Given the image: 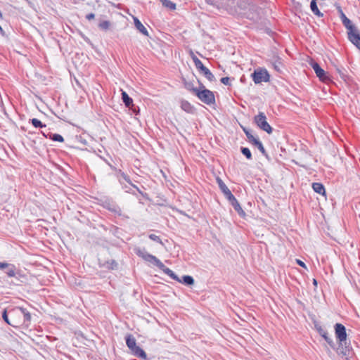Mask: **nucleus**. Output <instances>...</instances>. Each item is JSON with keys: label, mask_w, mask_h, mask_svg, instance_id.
<instances>
[{"label": "nucleus", "mask_w": 360, "mask_h": 360, "mask_svg": "<svg viewBox=\"0 0 360 360\" xmlns=\"http://www.w3.org/2000/svg\"><path fill=\"white\" fill-rule=\"evenodd\" d=\"M335 337L338 342V346L335 349L338 355L347 357L351 354L352 347L350 342H347L345 327L341 323L335 325Z\"/></svg>", "instance_id": "nucleus-1"}, {"label": "nucleus", "mask_w": 360, "mask_h": 360, "mask_svg": "<svg viewBox=\"0 0 360 360\" xmlns=\"http://www.w3.org/2000/svg\"><path fill=\"white\" fill-rule=\"evenodd\" d=\"M246 6V1L244 0H227L224 1L222 11L232 15H238L243 13Z\"/></svg>", "instance_id": "nucleus-2"}, {"label": "nucleus", "mask_w": 360, "mask_h": 360, "mask_svg": "<svg viewBox=\"0 0 360 360\" xmlns=\"http://www.w3.org/2000/svg\"><path fill=\"white\" fill-rule=\"evenodd\" d=\"M194 94L202 102L211 105L215 102L214 95L212 91L202 86L199 89H192Z\"/></svg>", "instance_id": "nucleus-3"}, {"label": "nucleus", "mask_w": 360, "mask_h": 360, "mask_svg": "<svg viewBox=\"0 0 360 360\" xmlns=\"http://www.w3.org/2000/svg\"><path fill=\"white\" fill-rule=\"evenodd\" d=\"M125 339L127 347L134 356L144 360L147 359L146 352L141 347L136 345V339L132 335H127Z\"/></svg>", "instance_id": "nucleus-4"}, {"label": "nucleus", "mask_w": 360, "mask_h": 360, "mask_svg": "<svg viewBox=\"0 0 360 360\" xmlns=\"http://www.w3.org/2000/svg\"><path fill=\"white\" fill-rule=\"evenodd\" d=\"M255 122L261 129L266 131L267 134H271L273 129L266 122V117L264 112H260L255 117Z\"/></svg>", "instance_id": "nucleus-5"}, {"label": "nucleus", "mask_w": 360, "mask_h": 360, "mask_svg": "<svg viewBox=\"0 0 360 360\" xmlns=\"http://www.w3.org/2000/svg\"><path fill=\"white\" fill-rule=\"evenodd\" d=\"M5 322L8 325L18 328L22 324H25L26 321H30L31 316H1Z\"/></svg>", "instance_id": "nucleus-6"}, {"label": "nucleus", "mask_w": 360, "mask_h": 360, "mask_svg": "<svg viewBox=\"0 0 360 360\" xmlns=\"http://www.w3.org/2000/svg\"><path fill=\"white\" fill-rule=\"evenodd\" d=\"M252 77L255 84L267 82L269 81V75L266 69H257L252 74Z\"/></svg>", "instance_id": "nucleus-7"}, {"label": "nucleus", "mask_w": 360, "mask_h": 360, "mask_svg": "<svg viewBox=\"0 0 360 360\" xmlns=\"http://www.w3.org/2000/svg\"><path fill=\"white\" fill-rule=\"evenodd\" d=\"M243 131L245 132L248 141L250 143H251L252 144L255 145V146L257 147V148L259 149V150L265 156H267V154H266V152L265 150V148L262 144V143L259 140V139L255 137L252 134L251 132L246 129H243Z\"/></svg>", "instance_id": "nucleus-8"}, {"label": "nucleus", "mask_w": 360, "mask_h": 360, "mask_svg": "<svg viewBox=\"0 0 360 360\" xmlns=\"http://www.w3.org/2000/svg\"><path fill=\"white\" fill-rule=\"evenodd\" d=\"M136 253L139 257H142L145 261L154 264L156 266L158 264H161V261L157 258L155 256H153L149 253H148L144 250H141L140 248L136 250Z\"/></svg>", "instance_id": "nucleus-9"}, {"label": "nucleus", "mask_w": 360, "mask_h": 360, "mask_svg": "<svg viewBox=\"0 0 360 360\" xmlns=\"http://www.w3.org/2000/svg\"><path fill=\"white\" fill-rule=\"evenodd\" d=\"M349 40L359 49H360V32L354 27L347 31Z\"/></svg>", "instance_id": "nucleus-10"}, {"label": "nucleus", "mask_w": 360, "mask_h": 360, "mask_svg": "<svg viewBox=\"0 0 360 360\" xmlns=\"http://www.w3.org/2000/svg\"><path fill=\"white\" fill-rule=\"evenodd\" d=\"M310 65L321 81L326 82L329 80L327 73L316 62L312 61Z\"/></svg>", "instance_id": "nucleus-11"}, {"label": "nucleus", "mask_w": 360, "mask_h": 360, "mask_svg": "<svg viewBox=\"0 0 360 360\" xmlns=\"http://www.w3.org/2000/svg\"><path fill=\"white\" fill-rule=\"evenodd\" d=\"M0 269L2 270H5V273L9 277L15 276V266L12 264H8L6 262H0Z\"/></svg>", "instance_id": "nucleus-12"}, {"label": "nucleus", "mask_w": 360, "mask_h": 360, "mask_svg": "<svg viewBox=\"0 0 360 360\" xmlns=\"http://www.w3.org/2000/svg\"><path fill=\"white\" fill-rule=\"evenodd\" d=\"M338 11L340 13V17L342 20V22L344 25V26L347 28V31L352 29V27H355L354 25H352L351 20L347 18V16L343 13L340 7H339Z\"/></svg>", "instance_id": "nucleus-13"}, {"label": "nucleus", "mask_w": 360, "mask_h": 360, "mask_svg": "<svg viewBox=\"0 0 360 360\" xmlns=\"http://www.w3.org/2000/svg\"><path fill=\"white\" fill-rule=\"evenodd\" d=\"M158 267L172 279L175 281H180V278L174 273V271L167 267L162 262L161 264H158Z\"/></svg>", "instance_id": "nucleus-14"}, {"label": "nucleus", "mask_w": 360, "mask_h": 360, "mask_svg": "<svg viewBox=\"0 0 360 360\" xmlns=\"http://www.w3.org/2000/svg\"><path fill=\"white\" fill-rule=\"evenodd\" d=\"M134 25L136 28L143 35L148 36V32L144 25L137 18H134Z\"/></svg>", "instance_id": "nucleus-15"}, {"label": "nucleus", "mask_w": 360, "mask_h": 360, "mask_svg": "<svg viewBox=\"0 0 360 360\" xmlns=\"http://www.w3.org/2000/svg\"><path fill=\"white\" fill-rule=\"evenodd\" d=\"M312 188L316 193H317L320 195H326V190L322 184L316 183V182L313 183Z\"/></svg>", "instance_id": "nucleus-16"}, {"label": "nucleus", "mask_w": 360, "mask_h": 360, "mask_svg": "<svg viewBox=\"0 0 360 360\" xmlns=\"http://www.w3.org/2000/svg\"><path fill=\"white\" fill-rule=\"evenodd\" d=\"M231 205L233 206L234 210L238 212V214L240 217H244L245 216V212L243 211L240 203L238 202V201L236 199L235 200H233V202H231Z\"/></svg>", "instance_id": "nucleus-17"}, {"label": "nucleus", "mask_w": 360, "mask_h": 360, "mask_svg": "<svg viewBox=\"0 0 360 360\" xmlns=\"http://www.w3.org/2000/svg\"><path fill=\"white\" fill-rule=\"evenodd\" d=\"M271 64H272V66L274 68V69L278 72H282V68H283V63L281 62V58H275L272 61H271Z\"/></svg>", "instance_id": "nucleus-18"}, {"label": "nucleus", "mask_w": 360, "mask_h": 360, "mask_svg": "<svg viewBox=\"0 0 360 360\" xmlns=\"http://www.w3.org/2000/svg\"><path fill=\"white\" fill-rule=\"evenodd\" d=\"M122 99L127 107L130 108L131 105L134 106L132 98L124 91L122 92Z\"/></svg>", "instance_id": "nucleus-19"}, {"label": "nucleus", "mask_w": 360, "mask_h": 360, "mask_svg": "<svg viewBox=\"0 0 360 360\" xmlns=\"http://www.w3.org/2000/svg\"><path fill=\"white\" fill-rule=\"evenodd\" d=\"M181 108L183 110L186 112L192 113L193 112V107L186 101H182L181 102Z\"/></svg>", "instance_id": "nucleus-20"}, {"label": "nucleus", "mask_w": 360, "mask_h": 360, "mask_svg": "<svg viewBox=\"0 0 360 360\" xmlns=\"http://www.w3.org/2000/svg\"><path fill=\"white\" fill-rule=\"evenodd\" d=\"M181 283H184L186 285H192L194 284V279L191 276L185 275L182 277V279L180 278V281H178Z\"/></svg>", "instance_id": "nucleus-21"}, {"label": "nucleus", "mask_w": 360, "mask_h": 360, "mask_svg": "<svg viewBox=\"0 0 360 360\" xmlns=\"http://www.w3.org/2000/svg\"><path fill=\"white\" fill-rule=\"evenodd\" d=\"M310 8L314 15H316L319 17L323 16V13H321V11L318 8L316 1L311 0V4H310Z\"/></svg>", "instance_id": "nucleus-22"}, {"label": "nucleus", "mask_w": 360, "mask_h": 360, "mask_svg": "<svg viewBox=\"0 0 360 360\" xmlns=\"http://www.w3.org/2000/svg\"><path fill=\"white\" fill-rule=\"evenodd\" d=\"M117 176L119 177V181L121 184H122L121 178L124 180L126 182L129 183V184L132 185L134 187L136 188V186L133 185L130 181L129 176L122 172L121 170H119L117 172Z\"/></svg>", "instance_id": "nucleus-23"}, {"label": "nucleus", "mask_w": 360, "mask_h": 360, "mask_svg": "<svg viewBox=\"0 0 360 360\" xmlns=\"http://www.w3.org/2000/svg\"><path fill=\"white\" fill-rule=\"evenodd\" d=\"M210 82L214 79V77L213 74L210 72V70L207 68H204L200 72Z\"/></svg>", "instance_id": "nucleus-24"}, {"label": "nucleus", "mask_w": 360, "mask_h": 360, "mask_svg": "<svg viewBox=\"0 0 360 360\" xmlns=\"http://www.w3.org/2000/svg\"><path fill=\"white\" fill-rule=\"evenodd\" d=\"M217 182L218 184V186L220 188V190L221 191V192L225 194L226 193H227L228 191H229V188L226 186V185L224 184V182L220 179V178H217Z\"/></svg>", "instance_id": "nucleus-25"}, {"label": "nucleus", "mask_w": 360, "mask_h": 360, "mask_svg": "<svg viewBox=\"0 0 360 360\" xmlns=\"http://www.w3.org/2000/svg\"><path fill=\"white\" fill-rule=\"evenodd\" d=\"M192 58H193V60L194 62V64H195L196 68L200 72H201L202 70V69H204V68H205V66H204V65L202 64L201 60L200 59H198L195 56H193L192 57Z\"/></svg>", "instance_id": "nucleus-26"}, {"label": "nucleus", "mask_w": 360, "mask_h": 360, "mask_svg": "<svg viewBox=\"0 0 360 360\" xmlns=\"http://www.w3.org/2000/svg\"><path fill=\"white\" fill-rule=\"evenodd\" d=\"M321 336H322L324 340L326 341V342L333 348V349H336L335 348V343L333 340V339L328 336V332H325V333L323 335H321Z\"/></svg>", "instance_id": "nucleus-27"}, {"label": "nucleus", "mask_w": 360, "mask_h": 360, "mask_svg": "<svg viewBox=\"0 0 360 360\" xmlns=\"http://www.w3.org/2000/svg\"><path fill=\"white\" fill-rule=\"evenodd\" d=\"M49 139H51V140H53L54 141H58V142H63L64 141L63 137L60 134H51V133H50Z\"/></svg>", "instance_id": "nucleus-28"}, {"label": "nucleus", "mask_w": 360, "mask_h": 360, "mask_svg": "<svg viewBox=\"0 0 360 360\" xmlns=\"http://www.w3.org/2000/svg\"><path fill=\"white\" fill-rule=\"evenodd\" d=\"M30 122L35 128H42L46 127L45 124H42V122L37 118L30 120Z\"/></svg>", "instance_id": "nucleus-29"}, {"label": "nucleus", "mask_w": 360, "mask_h": 360, "mask_svg": "<svg viewBox=\"0 0 360 360\" xmlns=\"http://www.w3.org/2000/svg\"><path fill=\"white\" fill-rule=\"evenodd\" d=\"M110 26V22L108 20H103L100 22L98 27L102 30H108Z\"/></svg>", "instance_id": "nucleus-30"}, {"label": "nucleus", "mask_w": 360, "mask_h": 360, "mask_svg": "<svg viewBox=\"0 0 360 360\" xmlns=\"http://www.w3.org/2000/svg\"><path fill=\"white\" fill-rule=\"evenodd\" d=\"M314 327L320 335H323L327 330L316 321H314Z\"/></svg>", "instance_id": "nucleus-31"}, {"label": "nucleus", "mask_w": 360, "mask_h": 360, "mask_svg": "<svg viewBox=\"0 0 360 360\" xmlns=\"http://www.w3.org/2000/svg\"><path fill=\"white\" fill-rule=\"evenodd\" d=\"M160 1L162 2V5L165 6V7H167V8H169L170 9H175L176 8L175 4L172 3L169 0H160Z\"/></svg>", "instance_id": "nucleus-32"}, {"label": "nucleus", "mask_w": 360, "mask_h": 360, "mask_svg": "<svg viewBox=\"0 0 360 360\" xmlns=\"http://www.w3.org/2000/svg\"><path fill=\"white\" fill-rule=\"evenodd\" d=\"M241 153L248 159L250 160L252 158V153L249 148H241Z\"/></svg>", "instance_id": "nucleus-33"}, {"label": "nucleus", "mask_w": 360, "mask_h": 360, "mask_svg": "<svg viewBox=\"0 0 360 360\" xmlns=\"http://www.w3.org/2000/svg\"><path fill=\"white\" fill-rule=\"evenodd\" d=\"M224 195H225V197L229 201L230 203L236 199L235 196L231 193V191H228Z\"/></svg>", "instance_id": "nucleus-34"}, {"label": "nucleus", "mask_w": 360, "mask_h": 360, "mask_svg": "<svg viewBox=\"0 0 360 360\" xmlns=\"http://www.w3.org/2000/svg\"><path fill=\"white\" fill-rule=\"evenodd\" d=\"M149 238L151 239L152 240H154V241H155L157 243H159L163 245V243H162L161 239L160 238V237L158 236L155 235V234H153V233L150 234L149 235Z\"/></svg>", "instance_id": "nucleus-35"}, {"label": "nucleus", "mask_w": 360, "mask_h": 360, "mask_svg": "<svg viewBox=\"0 0 360 360\" xmlns=\"http://www.w3.org/2000/svg\"><path fill=\"white\" fill-rule=\"evenodd\" d=\"M229 77H225L221 79V82L225 85H229Z\"/></svg>", "instance_id": "nucleus-36"}, {"label": "nucleus", "mask_w": 360, "mask_h": 360, "mask_svg": "<svg viewBox=\"0 0 360 360\" xmlns=\"http://www.w3.org/2000/svg\"><path fill=\"white\" fill-rule=\"evenodd\" d=\"M185 86H186V88L188 91H191L192 93H193V90H192V89H197L196 87H194V86H193V84H192V83H186Z\"/></svg>", "instance_id": "nucleus-37"}, {"label": "nucleus", "mask_w": 360, "mask_h": 360, "mask_svg": "<svg viewBox=\"0 0 360 360\" xmlns=\"http://www.w3.org/2000/svg\"><path fill=\"white\" fill-rule=\"evenodd\" d=\"M95 18V15L94 13H89L86 15V18L89 20H91Z\"/></svg>", "instance_id": "nucleus-38"}, {"label": "nucleus", "mask_w": 360, "mask_h": 360, "mask_svg": "<svg viewBox=\"0 0 360 360\" xmlns=\"http://www.w3.org/2000/svg\"><path fill=\"white\" fill-rule=\"evenodd\" d=\"M296 262H297V264H299L300 266L304 267V268H306V265H305V264H304L302 261H301V260H300V259H296Z\"/></svg>", "instance_id": "nucleus-39"}, {"label": "nucleus", "mask_w": 360, "mask_h": 360, "mask_svg": "<svg viewBox=\"0 0 360 360\" xmlns=\"http://www.w3.org/2000/svg\"><path fill=\"white\" fill-rule=\"evenodd\" d=\"M338 72H339L340 77L342 78V79H345V73L343 72V71L339 68L337 69Z\"/></svg>", "instance_id": "nucleus-40"}, {"label": "nucleus", "mask_w": 360, "mask_h": 360, "mask_svg": "<svg viewBox=\"0 0 360 360\" xmlns=\"http://www.w3.org/2000/svg\"><path fill=\"white\" fill-rule=\"evenodd\" d=\"M110 266H109L111 269H114L117 266V263L115 261L111 262Z\"/></svg>", "instance_id": "nucleus-41"}, {"label": "nucleus", "mask_w": 360, "mask_h": 360, "mask_svg": "<svg viewBox=\"0 0 360 360\" xmlns=\"http://www.w3.org/2000/svg\"><path fill=\"white\" fill-rule=\"evenodd\" d=\"M7 314V311L6 309H4L3 311H2V314L3 316H5Z\"/></svg>", "instance_id": "nucleus-42"}, {"label": "nucleus", "mask_w": 360, "mask_h": 360, "mask_svg": "<svg viewBox=\"0 0 360 360\" xmlns=\"http://www.w3.org/2000/svg\"><path fill=\"white\" fill-rule=\"evenodd\" d=\"M314 285H316V284H317V283H316V279H314Z\"/></svg>", "instance_id": "nucleus-43"}]
</instances>
